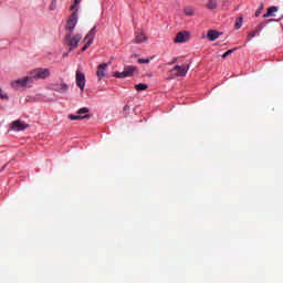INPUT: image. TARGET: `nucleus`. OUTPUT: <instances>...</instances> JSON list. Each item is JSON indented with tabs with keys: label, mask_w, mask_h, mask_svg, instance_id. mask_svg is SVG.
<instances>
[{
	"label": "nucleus",
	"mask_w": 283,
	"mask_h": 283,
	"mask_svg": "<svg viewBox=\"0 0 283 283\" xmlns=\"http://www.w3.org/2000/svg\"><path fill=\"white\" fill-rule=\"evenodd\" d=\"M53 90L55 92H60V94H65V92H67V90H70V86H67V84L62 83V84H55L53 86Z\"/></svg>",
	"instance_id": "9b49d317"
},
{
	"label": "nucleus",
	"mask_w": 283,
	"mask_h": 283,
	"mask_svg": "<svg viewBox=\"0 0 283 283\" xmlns=\"http://www.w3.org/2000/svg\"><path fill=\"white\" fill-rule=\"evenodd\" d=\"M33 82L30 75L11 82L12 90H23V87H32Z\"/></svg>",
	"instance_id": "f257e3e1"
},
{
	"label": "nucleus",
	"mask_w": 283,
	"mask_h": 283,
	"mask_svg": "<svg viewBox=\"0 0 283 283\" xmlns=\"http://www.w3.org/2000/svg\"><path fill=\"white\" fill-rule=\"evenodd\" d=\"M187 41H189V32L188 31H181V32L177 33V35L175 38L176 43H187Z\"/></svg>",
	"instance_id": "1a4fd4ad"
},
{
	"label": "nucleus",
	"mask_w": 283,
	"mask_h": 283,
	"mask_svg": "<svg viewBox=\"0 0 283 283\" xmlns=\"http://www.w3.org/2000/svg\"><path fill=\"white\" fill-rule=\"evenodd\" d=\"M271 21H277V20H268V23H271Z\"/></svg>",
	"instance_id": "473e14b6"
},
{
	"label": "nucleus",
	"mask_w": 283,
	"mask_h": 283,
	"mask_svg": "<svg viewBox=\"0 0 283 283\" xmlns=\"http://www.w3.org/2000/svg\"><path fill=\"white\" fill-rule=\"evenodd\" d=\"M28 127L29 125L25 124V122H21L19 119L11 123V129H13V132H25Z\"/></svg>",
	"instance_id": "0eeeda50"
},
{
	"label": "nucleus",
	"mask_w": 283,
	"mask_h": 283,
	"mask_svg": "<svg viewBox=\"0 0 283 283\" xmlns=\"http://www.w3.org/2000/svg\"><path fill=\"white\" fill-rule=\"evenodd\" d=\"M148 87H149V85L143 84V83L135 85V90H136L137 92H145V90H148Z\"/></svg>",
	"instance_id": "6ab92c4d"
},
{
	"label": "nucleus",
	"mask_w": 283,
	"mask_h": 283,
	"mask_svg": "<svg viewBox=\"0 0 283 283\" xmlns=\"http://www.w3.org/2000/svg\"><path fill=\"white\" fill-rule=\"evenodd\" d=\"M50 10H56V1L55 0L51 3Z\"/></svg>",
	"instance_id": "cd10ccee"
},
{
	"label": "nucleus",
	"mask_w": 283,
	"mask_h": 283,
	"mask_svg": "<svg viewBox=\"0 0 283 283\" xmlns=\"http://www.w3.org/2000/svg\"><path fill=\"white\" fill-rule=\"evenodd\" d=\"M220 36V32L216 31V30H209L207 38L208 41H216L217 39H219Z\"/></svg>",
	"instance_id": "f8f14e48"
},
{
	"label": "nucleus",
	"mask_w": 283,
	"mask_h": 283,
	"mask_svg": "<svg viewBox=\"0 0 283 283\" xmlns=\"http://www.w3.org/2000/svg\"><path fill=\"white\" fill-rule=\"evenodd\" d=\"M144 41H147V36L145 35V33H136L135 43H144Z\"/></svg>",
	"instance_id": "ddd939ff"
},
{
	"label": "nucleus",
	"mask_w": 283,
	"mask_h": 283,
	"mask_svg": "<svg viewBox=\"0 0 283 283\" xmlns=\"http://www.w3.org/2000/svg\"><path fill=\"white\" fill-rule=\"evenodd\" d=\"M0 99L8 101V94L3 93V90L0 88Z\"/></svg>",
	"instance_id": "393cba45"
},
{
	"label": "nucleus",
	"mask_w": 283,
	"mask_h": 283,
	"mask_svg": "<svg viewBox=\"0 0 283 283\" xmlns=\"http://www.w3.org/2000/svg\"><path fill=\"white\" fill-rule=\"evenodd\" d=\"M75 81L77 87H80L81 92L85 90V74L81 73V71H76Z\"/></svg>",
	"instance_id": "6e6552de"
},
{
	"label": "nucleus",
	"mask_w": 283,
	"mask_h": 283,
	"mask_svg": "<svg viewBox=\"0 0 283 283\" xmlns=\"http://www.w3.org/2000/svg\"><path fill=\"white\" fill-rule=\"evenodd\" d=\"M71 36V33L66 35V44L70 46L69 52L76 50L78 48V43H81V40L83 39V35L80 33L75 34L73 38Z\"/></svg>",
	"instance_id": "7ed1b4c3"
},
{
	"label": "nucleus",
	"mask_w": 283,
	"mask_h": 283,
	"mask_svg": "<svg viewBox=\"0 0 283 283\" xmlns=\"http://www.w3.org/2000/svg\"><path fill=\"white\" fill-rule=\"evenodd\" d=\"M50 69H35L29 73L31 82L39 81V78H50Z\"/></svg>",
	"instance_id": "f03ea898"
},
{
	"label": "nucleus",
	"mask_w": 283,
	"mask_h": 283,
	"mask_svg": "<svg viewBox=\"0 0 283 283\" xmlns=\"http://www.w3.org/2000/svg\"><path fill=\"white\" fill-rule=\"evenodd\" d=\"M134 72H138V67L129 65L125 66L123 72H116L114 76L115 78H128L134 76Z\"/></svg>",
	"instance_id": "20e7f679"
},
{
	"label": "nucleus",
	"mask_w": 283,
	"mask_h": 283,
	"mask_svg": "<svg viewBox=\"0 0 283 283\" xmlns=\"http://www.w3.org/2000/svg\"><path fill=\"white\" fill-rule=\"evenodd\" d=\"M234 28L235 30H240V28H242V18H238Z\"/></svg>",
	"instance_id": "5701e85b"
},
{
	"label": "nucleus",
	"mask_w": 283,
	"mask_h": 283,
	"mask_svg": "<svg viewBox=\"0 0 283 283\" xmlns=\"http://www.w3.org/2000/svg\"><path fill=\"white\" fill-rule=\"evenodd\" d=\"M137 63H140V64H143V63H149V59H138V60H137Z\"/></svg>",
	"instance_id": "bb28decb"
},
{
	"label": "nucleus",
	"mask_w": 283,
	"mask_h": 283,
	"mask_svg": "<svg viewBox=\"0 0 283 283\" xmlns=\"http://www.w3.org/2000/svg\"><path fill=\"white\" fill-rule=\"evenodd\" d=\"M124 112L128 113L129 112V105L124 106Z\"/></svg>",
	"instance_id": "c85d7f7f"
},
{
	"label": "nucleus",
	"mask_w": 283,
	"mask_h": 283,
	"mask_svg": "<svg viewBox=\"0 0 283 283\" xmlns=\"http://www.w3.org/2000/svg\"><path fill=\"white\" fill-rule=\"evenodd\" d=\"M172 71L177 72V76H187V72H189V66H180L176 65Z\"/></svg>",
	"instance_id": "9d476101"
},
{
	"label": "nucleus",
	"mask_w": 283,
	"mask_h": 283,
	"mask_svg": "<svg viewBox=\"0 0 283 283\" xmlns=\"http://www.w3.org/2000/svg\"><path fill=\"white\" fill-rule=\"evenodd\" d=\"M63 56L64 57L70 56V53H64Z\"/></svg>",
	"instance_id": "7c9ffc66"
},
{
	"label": "nucleus",
	"mask_w": 283,
	"mask_h": 283,
	"mask_svg": "<svg viewBox=\"0 0 283 283\" xmlns=\"http://www.w3.org/2000/svg\"><path fill=\"white\" fill-rule=\"evenodd\" d=\"M235 48L228 50L226 53L222 54V59H227V56H230V54H233V52H235Z\"/></svg>",
	"instance_id": "b1692460"
},
{
	"label": "nucleus",
	"mask_w": 283,
	"mask_h": 283,
	"mask_svg": "<svg viewBox=\"0 0 283 283\" xmlns=\"http://www.w3.org/2000/svg\"><path fill=\"white\" fill-rule=\"evenodd\" d=\"M262 29H256L248 34V41H251V39H254V36H258V33L261 32Z\"/></svg>",
	"instance_id": "aec40b11"
},
{
	"label": "nucleus",
	"mask_w": 283,
	"mask_h": 283,
	"mask_svg": "<svg viewBox=\"0 0 283 283\" xmlns=\"http://www.w3.org/2000/svg\"><path fill=\"white\" fill-rule=\"evenodd\" d=\"M255 17H260V12L259 11L255 12Z\"/></svg>",
	"instance_id": "2f4dec72"
},
{
	"label": "nucleus",
	"mask_w": 283,
	"mask_h": 283,
	"mask_svg": "<svg viewBox=\"0 0 283 283\" xmlns=\"http://www.w3.org/2000/svg\"><path fill=\"white\" fill-rule=\"evenodd\" d=\"M178 61V59H175L171 63H170V65H174V63H176Z\"/></svg>",
	"instance_id": "c756f323"
},
{
	"label": "nucleus",
	"mask_w": 283,
	"mask_h": 283,
	"mask_svg": "<svg viewBox=\"0 0 283 283\" xmlns=\"http://www.w3.org/2000/svg\"><path fill=\"white\" fill-rule=\"evenodd\" d=\"M94 34H96V27H93L90 32L86 34V36L84 38V41H87L90 39H92V41H94Z\"/></svg>",
	"instance_id": "2eb2a0df"
},
{
	"label": "nucleus",
	"mask_w": 283,
	"mask_h": 283,
	"mask_svg": "<svg viewBox=\"0 0 283 283\" xmlns=\"http://www.w3.org/2000/svg\"><path fill=\"white\" fill-rule=\"evenodd\" d=\"M108 66H109V64H107V63H103L97 66L96 76H97L98 81H103V78H105V76H107V67Z\"/></svg>",
	"instance_id": "423d86ee"
},
{
	"label": "nucleus",
	"mask_w": 283,
	"mask_h": 283,
	"mask_svg": "<svg viewBox=\"0 0 283 283\" xmlns=\"http://www.w3.org/2000/svg\"><path fill=\"white\" fill-rule=\"evenodd\" d=\"M277 12V7H270L268 12L263 14V19H269V17H273V13Z\"/></svg>",
	"instance_id": "4468645a"
},
{
	"label": "nucleus",
	"mask_w": 283,
	"mask_h": 283,
	"mask_svg": "<svg viewBox=\"0 0 283 283\" xmlns=\"http://www.w3.org/2000/svg\"><path fill=\"white\" fill-rule=\"evenodd\" d=\"M81 3V0H74V3L71 6L70 10H78V4Z\"/></svg>",
	"instance_id": "412c9836"
},
{
	"label": "nucleus",
	"mask_w": 283,
	"mask_h": 283,
	"mask_svg": "<svg viewBox=\"0 0 283 283\" xmlns=\"http://www.w3.org/2000/svg\"><path fill=\"white\" fill-rule=\"evenodd\" d=\"M70 120H83V118H90V115H69Z\"/></svg>",
	"instance_id": "f3484780"
},
{
	"label": "nucleus",
	"mask_w": 283,
	"mask_h": 283,
	"mask_svg": "<svg viewBox=\"0 0 283 283\" xmlns=\"http://www.w3.org/2000/svg\"><path fill=\"white\" fill-rule=\"evenodd\" d=\"M92 43H94V41H92V38L84 44V46L82 48V52H85L87 50V48H90V45H92Z\"/></svg>",
	"instance_id": "4be33fe9"
},
{
	"label": "nucleus",
	"mask_w": 283,
	"mask_h": 283,
	"mask_svg": "<svg viewBox=\"0 0 283 283\" xmlns=\"http://www.w3.org/2000/svg\"><path fill=\"white\" fill-rule=\"evenodd\" d=\"M208 10H216L218 8V1L216 0H209L207 4Z\"/></svg>",
	"instance_id": "a211bd4d"
},
{
	"label": "nucleus",
	"mask_w": 283,
	"mask_h": 283,
	"mask_svg": "<svg viewBox=\"0 0 283 283\" xmlns=\"http://www.w3.org/2000/svg\"><path fill=\"white\" fill-rule=\"evenodd\" d=\"M184 12L186 17H193V14H196V10L193 9V7H186L184 9Z\"/></svg>",
	"instance_id": "dca6fc26"
},
{
	"label": "nucleus",
	"mask_w": 283,
	"mask_h": 283,
	"mask_svg": "<svg viewBox=\"0 0 283 283\" xmlns=\"http://www.w3.org/2000/svg\"><path fill=\"white\" fill-rule=\"evenodd\" d=\"M76 23H78V14L76 12H73L66 21V30L70 32H74Z\"/></svg>",
	"instance_id": "39448f33"
},
{
	"label": "nucleus",
	"mask_w": 283,
	"mask_h": 283,
	"mask_svg": "<svg viewBox=\"0 0 283 283\" xmlns=\"http://www.w3.org/2000/svg\"><path fill=\"white\" fill-rule=\"evenodd\" d=\"M87 113H90V108H87V107H83V108H81L78 112H77V114H87Z\"/></svg>",
	"instance_id": "a878e982"
}]
</instances>
